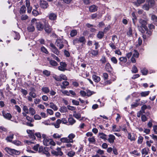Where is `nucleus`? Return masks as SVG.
Instances as JSON below:
<instances>
[{"mask_svg":"<svg viewBox=\"0 0 157 157\" xmlns=\"http://www.w3.org/2000/svg\"><path fill=\"white\" fill-rule=\"evenodd\" d=\"M67 154L69 157H73L75 154V152L71 150L68 152Z\"/></svg>","mask_w":157,"mask_h":157,"instance_id":"37","label":"nucleus"},{"mask_svg":"<svg viewBox=\"0 0 157 157\" xmlns=\"http://www.w3.org/2000/svg\"><path fill=\"white\" fill-rule=\"evenodd\" d=\"M60 141L63 143H72V140H69L67 138H62L60 139Z\"/></svg>","mask_w":157,"mask_h":157,"instance_id":"24","label":"nucleus"},{"mask_svg":"<svg viewBox=\"0 0 157 157\" xmlns=\"http://www.w3.org/2000/svg\"><path fill=\"white\" fill-rule=\"evenodd\" d=\"M128 138L131 141H134L135 140V136L133 133H129L128 135Z\"/></svg>","mask_w":157,"mask_h":157,"instance_id":"18","label":"nucleus"},{"mask_svg":"<svg viewBox=\"0 0 157 157\" xmlns=\"http://www.w3.org/2000/svg\"><path fill=\"white\" fill-rule=\"evenodd\" d=\"M111 61L114 64H116L117 63V60L116 58L114 56L112 57L111 59Z\"/></svg>","mask_w":157,"mask_h":157,"instance_id":"52","label":"nucleus"},{"mask_svg":"<svg viewBox=\"0 0 157 157\" xmlns=\"http://www.w3.org/2000/svg\"><path fill=\"white\" fill-rule=\"evenodd\" d=\"M32 13L33 15L34 16H36L38 15H40L41 14V13L38 12L36 10L33 9L32 12Z\"/></svg>","mask_w":157,"mask_h":157,"instance_id":"42","label":"nucleus"},{"mask_svg":"<svg viewBox=\"0 0 157 157\" xmlns=\"http://www.w3.org/2000/svg\"><path fill=\"white\" fill-rule=\"evenodd\" d=\"M98 134L99 137L103 140H107V136L106 135L103 133H99Z\"/></svg>","mask_w":157,"mask_h":157,"instance_id":"23","label":"nucleus"},{"mask_svg":"<svg viewBox=\"0 0 157 157\" xmlns=\"http://www.w3.org/2000/svg\"><path fill=\"white\" fill-rule=\"evenodd\" d=\"M73 116L77 119H79L81 117V115L79 113H77L76 111L73 112Z\"/></svg>","mask_w":157,"mask_h":157,"instance_id":"31","label":"nucleus"},{"mask_svg":"<svg viewBox=\"0 0 157 157\" xmlns=\"http://www.w3.org/2000/svg\"><path fill=\"white\" fill-rule=\"evenodd\" d=\"M42 90L43 92L45 93H47L49 92V88L47 87H43L42 89Z\"/></svg>","mask_w":157,"mask_h":157,"instance_id":"45","label":"nucleus"},{"mask_svg":"<svg viewBox=\"0 0 157 157\" xmlns=\"http://www.w3.org/2000/svg\"><path fill=\"white\" fill-rule=\"evenodd\" d=\"M75 137V134L73 133H71L68 135V137L69 138V140H72V143H73V139Z\"/></svg>","mask_w":157,"mask_h":157,"instance_id":"46","label":"nucleus"},{"mask_svg":"<svg viewBox=\"0 0 157 157\" xmlns=\"http://www.w3.org/2000/svg\"><path fill=\"white\" fill-rule=\"evenodd\" d=\"M149 93L150 91L142 92L140 93V95L142 97H144L147 96Z\"/></svg>","mask_w":157,"mask_h":157,"instance_id":"39","label":"nucleus"},{"mask_svg":"<svg viewBox=\"0 0 157 157\" xmlns=\"http://www.w3.org/2000/svg\"><path fill=\"white\" fill-rule=\"evenodd\" d=\"M143 137L142 136H140L138 137V143L139 144H141L143 141Z\"/></svg>","mask_w":157,"mask_h":157,"instance_id":"61","label":"nucleus"},{"mask_svg":"<svg viewBox=\"0 0 157 157\" xmlns=\"http://www.w3.org/2000/svg\"><path fill=\"white\" fill-rule=\"evenodd\" d=\"M132 72L133 73H136L138 72V70L137 67L135 66H133L132 67Z\"/></svg>","mask_w":157,"mask_h":157,"instance_id":"63","label":"nucleus"},{"mask_svg":"<svg viewBox=\"0 0 157 157\" xmlns=\"http://www.w3.org/2000/svg\"><path fill=\"white\" fill-rule=\"evenodd\" d=\"M132 29L131 28L129 27L127 32V35L128 36L130 37L132 36Z\"/></svg>","mask_w":157,"mask_h":157,"instance_id":"35","label":"nucleus"},{"mask_svg":"<svg viewBox=\"0 0 157 157\" xmlns=\"http://www.w3.org/2000/svg\"><path fill=\"white\" fill-rule=\"evenodd\" d=\"M104 33L102 31H99L97 34V37L99 39H101L104 36Z\"/></svg>","mask_w":157,"mask_h":157,"instance_id":"43","label":"nucleus"},{"mask_svg":"<svg viewBox=\"0 0 157 157\" xmlns=\"http://www.w3.org/2000/svg\"><path fill=\"white\" fill-rule=\"evenodd\" d=\"M155 123L154 121L151 120L148 123L147 126L150 128L152 126L153 128H157V125H155Z\"/></svg>","mask_w":157,"mask_h":157,"instance_id":"17","label":"nucleus"},{"mask_svg":"<svg viewBox=\"0 0 157 157\" xmlns=\"http://www.w3.org/2000/svg\"><path fill=\"white\" fill-rule=\"evenodd\" d=\"M149 151V149L148 148H145L143 149L141 151L142 156H144V155L145 156V155H147L148 154Z\"/></svg>","mask_w":157,"mask_h":157,"instance_id":"22","label":"nucleus"},{"mask_svg":"<svg viewBox=\"0 0 157 157\" xmlns=\"http://www.w3.org/2000/svg\"><path fill=\"white\" fill-rule=\"evenodd\" d=\"M49 18L51 20H55L56 19L57 15L54 13H50L49 16Z\"/></svg>","mask_w":157,"mask_h":157,"instance_id":"20","label":"nucleus"},{"mask_svg":"<svg viewBox=\"0 0 157 157\" xmlns=\"http://www.w3.org/2000/svg\"><path fill=\"white\" fill-rule=\"evenodd\" d=\"M26 10V8L24 5L22 6L20 9V13L21 14L24 13L25 12Z\"/></svg>","mask_w":157,"mask_h":157,"instance_id":"34","label":"nucleus"},{"mask_svg":"<svg viewBox=\"0 0 157 157\" xmlns=\"http://www.w3.org/2000/svg\"><path fill=\"white\" fill-rule=\"evenodd\" d=\"M147 108V106L146 105H143L141 107V110L140 111L141 113H144V110Z\"/></svg>","mask_w":157,"mask_h":157,"instance_id":"44","label":"nucleus"},{"mask_svg":"<svg viewBox=\"0 0 157 157\" xmlns=\"http://www.w3.org/2000/svg\"><path fill=\"white\" fill-rule=\"evenodd\" d=\"M115 43L111 42L109 44V46L111 48L113 49H116L117 47L114 44Z\"/></svg>","mask_w":157,"mask_h":157,"instance_id":"49","label":"nucleus"},{"mask_svg":"<svg viewBox=\"0 0 157 157\" xmlns=\"http://www.w3.org/2000/svg\"><path fill=\"white\" fill-rule=\"evenodd\" d=\"M69 123L70 124L72 125L76 122L74 119L72 117H70L68 119Z\"/></svg>","mask_w":157,"mask_h":157,"instance_id":"38","label":"nucleus"},{"mask_svg":"<svg viewBox=\"0 0 157 157\" xmlns=\"http://www.w3.org/2000/svg\"><path fill=\"white\" fill-rule=\"evenodd\" d=\"M61 123V119H58L57 120L55 123H51V124L54 125L55 128H59L60 124Z\"/></svg>","mask_w":157,"mask_h":157,"instance_id":"14","label":"nucleus"},{"mask_svg":"<svg viewBox=\"0 0 157 157\" xmlns=\"http://www.w3.org/2000/svg\"><path fill=\"white\" fill-rule=\"evenodd\" d=\"M86 96H90L92 94H94L95 93V92L94 91H91L89 90H86Z\"/></svg>","mask_w":157,"mask_h":157,"instance_id":"50","label":"nucleus"},{"mask_svg":"<svg viewBox=\"0 0 157 157\" xmlns=\"http://www.w3.org/2000/svg\"><path fill=\"white\" fill-rule=\"evenodd\" d=\"M141 72L143 75H146L148 72V71L145 68H143L141 69Z\"/></svg>","mask_w":157,"mask_h":157,"instance_id":"36","label":"nucleus"},{"mask_svg":"<svg viewBox=\"0 0 157 157\" xmlns=\"http://www.w3.org/2000/svg\"><path fill=\"white\" fill-rule=\"evenodd\" d=\"M88 53H89L90 55L92 57L97 56L98 54V50H91L90 51H89Z\"/></svg>","mask_w":157,"mask_h":157,"instance_id":"10","label":"nucleus"},{"mask_svg":"<svg viewBox=\"0 0 157 157\" xmlns=\"http://www.w3.org/2000/svg\"><path fill=\"white\" fill-rule=\"evenodd\" d=\"M61 123L64 124H68V122L66 120V119L65 118H63L61 119Z\"/></svg>","mask_w":157,"mask_h":157,"instance_id":"62","label":"nucleus"},{"mask_svg":"<svg viewBox=\"0 0 157 157\" xmlns=\"http://www.w3.org/2000/svg\"><path fill=\"white\" fill-rule=\"evenodd\" d=\"M59 111L61 113H64L67 112V109L66 107L63 106L60 108Z\"/></svg>","mask_w":157,"mask_h":157,"instance_id":"41","label":"nucleus"},{"mask_svg":"<svg viewBox=\"0 0 157 157\" xmlns=\"http://www.w3.org/2000/svg\"><path fill=\"white\" fill-rule=\"evenodd\" d=\"M64 40L63 39H57L56 41L55 44L57 47L59 48V49H61L63 48L64 47Z\"/></svg>","mask_w":157,"mask_h":157,"instance_id":"3","label":"nucleus"},{"mask_svg":"<svg viewBox=\"0 0 157 157\" xmlns=\"http://www.w3.org/2000/svg\"><path fill=\"white\" fill-rule=\"evenodd\" d=\"M50 45L51 47V50L53 52L57 55L59 54L60 52L53 44L52 43H50Z\"/></svg>","mask_w":157,"mask_h":157,"instance_id":"4","label":"nucleus"},{"mask_svg":"<svg viewBox=\"0 0 157 157\" xmlns=\"http://www.w3.org/2000/svg\"><path fill=\"white\" fill-rule=\"evenodd\" d=\"M29 113L31 114L32 115H33L36 113V110L33 108L32 107H30L29 108Z\"/></svg>","mask_w":157,"mask_h":157,"instance_id":"33","label":"nucleus"},{"mask_svg":"<svg viewBox=\"0 0 157 157\" xmlns=\"http://www.w3.org/2000/svg\"><path fill=\"white\" fill-rule=\"evenodd\" d=\"M134 53L133 54L132 56L136 58H138L139 55V53L136 50H134Z\"/></svg>","mask_w":157,"mask_h":157,"instance_id":"54","label":"nucleus"},{"mask_svg":"<svg viewBox=\"0 0 157 157\" xmlns=\"http://www.w3.org/2000/svg\"><path fill=\"white\" fill-rule=\"evenodd\" d=\"M35 90L33 88L31 91L29 93L30 96L33 98H35L36 97V95L34 92Z\"/></svg>","mask_w":157,"mask_h":157,"instance_id":"29","label":"nucleus"},{"mask_svg":"<svg viewBox=\"0 0 157 157\" xmlns=\"http://www.w3.org/2000/svg\"><path fill=\"white\" fill-rule=\"evenodd\" d=\"M77 34V31L76 30H72L70 33V35L71 37H74Z\"/></svg>","mask_w":157,"mask_h":157,"instance_id":"47","label":"nucleus"},{"mask_svg":"<svg viewBox=\"0 0 157 157\" xmlns=\"http://www.w3.org/2000/svg\"><path fill=\"white\" fill-rule=\"evenodd\" d=\"M109 138L107 139L109 142L110 143H113L115 139V136L113 135L110 134L109 135Z\"/></svg>","mask_w":157,"mask_h":157,"instance_id":"15","label":"nucleus"},{"mask_svg":"<svg viewBox=\"0 0 157 157\" xmlns=\"http://www.w3.org/2000/svg\"><path fill=\"white\" fill-rule=\"evenodd\" d=\"M47 59L49 61V63L52 66H56L58 65L57 63L55 61L52 60H50L49 58H48Z\"/></svg>","mask_w":157,"mask_h":157,"instance_id":"26","label":"nucleus"},{"mask_svg":"<svg viewBox=\"0 0 157 157\" xmlns=\"http://www.w3.org/2000/svg\"><path fill=\"white\" fill-rule=\"evenodd\" d=\"M88 140L90 143H93L95 142V140L94 137L88 138Z\"/></svg>","mask_w":157,"mask_h":157,"instance_id":"64","label":"nucleus"},{"mask_svg":"<svg viewBox=\"0 0 157 157\" xmlns=\"http://www.w3.org/2000/svg\"><path fill=\"white\" fill-rule=\"evenodd\" d=\"M67 64L65 62H61L60 63V66L58 67V69L60 71H64L67 70Z\"/></svg>","mask_w":157,"mask_h":157,"instance_id":"7","label":"nucleus"},{"mask_svg":"<svg viewBox=\"0 0 157 157\" xmlns=\"http://www.w3.org/2000/svg\"><path fill=\"white\" fill-rule=\"evenodd\" d=\"M23 110L25 113L29 114V109L27 106L24 105L23 107Z\"/></svg>","mask_w":157,"mask_h":157,"instance_id":"56","label":"nucleus"},{"mask_svg":"<svg viewBox=\"0 0 157 157\" xmlns=\"http://www.w3.org/2000/svg\"><path fill=\"white\" fill-rule=\"evenodd\" d=\"M100 61L102 64H104L106 62V58L105 56H102L100 59Z\"/></svg>","mask_w":157,"mask_h":157,"instance_id":"48","label":"nucleus"},{"mask_svg":"<svg viewBox=\"0 0 157 157\" xmlns=\"http://www.w3.org/2000/svg\"><path fill=\"white\" fill-rule=\"evenodd\" d=\"M36 19H33L31 21V24L28 27V30L29 32H33L35 29V25H36Z\"/></svg>","mask_w":157,"mask_h":157,"instance_id":"2","label":"nucleus"},{"mask_svg":"<svg viewBox=\"0 0 157 157\" xmlns=\"http://www.w3.org/2000/svg\"><path fill=\"white\" fill-rule=\"evenodd\" d=\"M151 17V20L153 21L157 22V16L155 15H152Z\"/></svg>","mask_w":157,"mask_h":157,"instance_id":"57","label":"nucleus"},{"mask_svg":"<svg viewBox=\"0 0 157 157\" xmlns=\"http://www.w3.org/2000/svg\"><path fill=\"white\" fill-rule=\"evenodd\" d=\"M119 59L120 61L124 63H126L127 61V59L126 57H121L119 58Z\"/></svg>","mask_w":157,"mask_h":157,"instance_id":"55","label":"nucleus"},{"mask_svg":"<svg viewBox=\"0 0 157 157\" xmlns=\"http://www.w3.org/2000/svg\"><path fill=\"white\" fill-rule=\"evenodd\" d=\"M38 20L36 19V27L39 30H42L44 28L43 25L41 23V22L38 21Z\"/></svg>","mask_w":157,"mask_h":157,"instance_id":"12","label":"nucleus"},{"mask_svg":"<svg viewBox=\"0 0 157 157\" xmlns=\"http://www.w3.org/2000/svg\"><path fill=\"white\" fill-rule=\"evenodd\" d=\"M5 150L8 154L11 155H19L21 153V152L19 151L8 147H6Z\"/></svg>","mask_w":157,"mask_h":157,"instance_id":"1","label":"nucleus"},{"mask_svg":"<svg viewBox=\"0 0 157 157\" xmlns=\"http://www.w3.org/2000/svg\"><path fill=\"white\" fill-rule=\"evenodd\" d=\"M2 115L3 117L9 120H10L12 118V116L10 113H6L4 110L2 111Z\"/></svg>","mask_w":157,"mask_h":157,"instance_id":"5","label":"nucleus"},{"mask_svg":"<svg viewBox=\"0 0 157 157\" xmlns=\"http://www.w3.org/2000/svg\"><path fill=\"white\" fill-rule=\"evenodd\" d=\"M147 20L146 21L142 19H140L139 21L141 25L145 29H147V27L146 25L147 24Z\"/></svg>","mask_w":157,"mask_h":157,"instance_id":"13","label":"nucleus"},{"mask_svg":"<svg viewBox=\"0 0 157 157\" xmlns=\"http://www.w3.org/2000/svg\"><path fill=\"white\" fill-rule=\"evenodd\" d=\"M69 85V83L67 81H64L63 82L62 84L60 85V86L62 89H65L66 86Z\"/></svg>","mask_w":157,"mask_h":157,"instance_id":"27","label":"nucleus"},{"mask_svg":"<svg viewBox=\"0 0 157 157\" xmlns=\"http://www.w3.org/2000/svg\"><path fill=\"white\" fill-rule=\"evenodd\" d=\"M105 68L108 72H110L112 70V68L110 64L108 63H107L105 66Z\"/></svg>","mask_w":157,"mask_h":157,"instance_id":"21","label":"nucleus"},{"mask_svg":"<svg viewBox=\"0 0 157 157\" xmlns=\"http://www.w3.org/2000/svg\"><path fill=\"white\" fill-rule=\"evenodd\" d=\"M27 132L29 134V136L33 140H34L35 139V136L34 135V130H27Z\"/></svg>","mask_w":157,"mask_h":157,"instance_id":"11","label":"nucleus"},{"mask_svg":"<svg viewBox=\"0 0 157 157\" xmlns=\"http://www.w3.org/2000/svg\"><path fill=\"white\" fill-rule=\"evenodd\" d=\"M43 73L47 76H48L50 74L49 71L47 70H44L43 71Z\"/></svg>","mask_w":157,"mask_h":157,"instance_id":"60","label":"nucleus"},{"mask_svg":"<svg viewBox=\"0 0 157 157\" xmlns=\"http://www.w3.org/2000/svg\"><path fill=\"white\" fill-rule=\"evenodd\" d=\"M13 134L10 135V136L7 137L6 138V140L7 141L11 142L13 138Z\"/></svg>","mask_w":157,"mask_h":157,"instance_id":"53","label":"nucleus"},{"mask_svg":"<svg viewBox=\"0 0 157 157\" xmlns=\"http://www.w3.org/2000/svg\"><path fill=\"white\" fill-rule=\"evenodd\" d=\"M57 151L53 150L51 152L52 154L54 155L58 156H61L63 154V153L61 151V149L59 147H58L57 149Z\"/></svg>","mask_w":157,"mask_h":157,"instance_id":"8","label":"nucleus"},{"mask_svg":"<svg viewBox=\"0 0 157 157\" xmlns=\"http://www.w3.org/2000/svg\"><path fill=\"white\" fill-rule=\"evenodd\" d=\"M50 140H48L47 139H44L43 140V143L44 145L49 146L50 144Z\"/></svg>","mask_w":157,"mask_h":157,"instance_id":"40","label":"nucleus"},{"mask_svg":"<svg viewBox=\"0 0 157 157\" xmlns=\"http://www.w3.org/2000/svg\"><path fill=\"white\" fill-rule=\"evenodd\" d=\"M52 77L56 80L59 81H61V79L60 78V75L59 76L55 75H54Z\"/></svg>","mask_w":157,"mask_h":157,"instance_id":"51","label":"nucleus"},{"mask_svg":"<svg viewBox=\"0 0 157 157\" xmlns=\"http://www.w3.org/2000/svg\"><path fill=\"white\" fill-rule=\"evenodd\" d=\"M92 78L94 81L95 82H98L100 80V77L96 75H93Z\"/></svg>","mask_w":157,"mask_h":157,"instance_id":"25","label":"nucleus"},{"mask_svg":"<svg viewBox=\"0 0 157 157\" xmlns=\"http://www.w3.org/2000/svg\"><path fill=\"white\" fill-rule=\"evenodd\" d=\"M152 7L147 3H145L142 6V8L145 10L148 11L149 10L150 8Z\"/></svg>","mask_w":157,"mask_h":157,"instance_id":"28","label":"nucleus"},{"mask_svg":"<svg viewBox=\"0 0 157 157\" xmlns=\"http://www.w3.org/2000/svg\"><path fill=\"white\" fill-rule=\"evenodd\" d=\"M146 0H137L136 2H133L134 5L138 7L141 4L144 3Z\"/></svg>","mask_w":157,"mask_h":157,"instance_id":"16","label":"nucleus"},{"mask_svg":"<svg viewBox=\"0 0 157 157\" xmlns=\"http://www.w3.org/2000/svg\"><path fill=\"white\" fill-rule=\"evenodd\" d=\"M62 135H59L58 133H55L53 134V136L55 139L60 138L62 136Z\"/></svg>","mask_w":157,"mask_h":157,"instance_id":"58","label":"nucleus"},{"mask_svg":"<svg viewBox=\"0 0 157 157\" xmlns=\"http://www.w3.org/2000/svg\"><path fill=\"white\" fill-rule=\"evenodd\" d=\"M43 20V21L45 22L44 29L45 32L48 33H50L52 30L51 27L48 25L46 20Z\"/></svg>","mask_w":157,"mask_h":157,"instance_id":"6","label":"nucleus"},{"mask_svg":"<svg viewBox=\"0 0 157 157\" xmlns=\"http://www.w3.org/2000/svg\"><path fill=\"white\" fill-rule=\"evenodd\" d=\"M90 11L91 12L96 11L97 10V7L95 5L91 6L89 8Z\"/></svg>","mask_w":157,"mask_h":157,"instance_id":"19","label":"nucleus"},{"mask_svg":"<svg viewBox=\"0 0 157 157\" xmlns=\"http://www.w3.org/2000/svg\"><path fill=\"white\" fill-rule=\"evenodd\" d=\"M146 2L152 7H153L155 5L154 0H146Z\"/></svg>","mask_w":157,"mask_h":157,"instance_id":"30","label":"nucleus"},{"mask_svg":"<svg viewBox=\"0 0 157 157\" xmlns=\"http://www.w3.org/2000/svg\"><path fill=\"white\" fill-rule=\"evenodd\" d=\"M60 78L61 79V81L62 80H67V77L64 75L61 74L60 75Z\"/></svg>","mask_w":157,"mask_h":157,"instance_id":"59","label":"nucleus"},{"mask_svg":"<svg viewBox=\"0 0 157 157\" xmlns=\"http://www.w3.org/2000/svg\"><path fill=\"white\" fill-rule=\"evenodd\" d=\"M49 107L50 108L53 109L54 111H56L58 109L57 107L52 103L51 102L50 103Z\"/></svg>","mask_w":157,"mask_h":157,"instance_id":"32","label":"nucleus"},{"mask_svg":"<svg viewBox=\"0 0 157 157\" xmlns=\"http://www.w3.org/2000/svg\"><path fill=\"white\" fill-rule=\"evenodd\" d=\"M40 7L43 9H46L48 6V3L45 1L41 0L40 3Z\"/></svg>","mask_w":157,"mask_h":157,"instance_id":"9","label":"nucleus"}]
</instances>
